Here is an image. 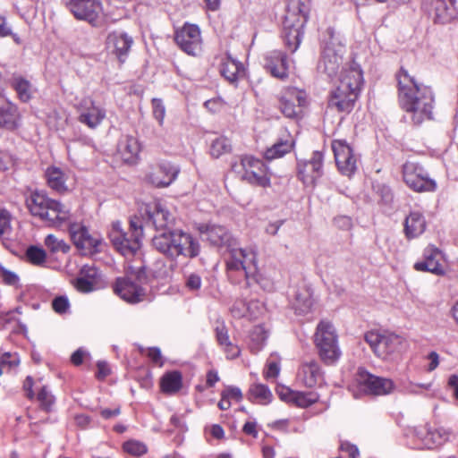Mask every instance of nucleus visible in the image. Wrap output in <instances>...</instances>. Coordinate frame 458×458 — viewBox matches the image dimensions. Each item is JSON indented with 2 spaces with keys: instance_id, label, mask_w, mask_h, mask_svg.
Masks as SVG:
<instances>
[{
  "instance_id": "1",
  "label": "nucleus",
  "mask_w": 458,
  "mask_h": 458,
  "mask_svg": "<svg viewBox=\"0 0 458 458\" xmlns=\"http://www.w3.org/2000/svg\"><path fill=\"white\" fill-rule=\"evenodd\" d=\"M397 81L400 106L411 114L413 123L420 125L426 120H431L435 105L431 88L417 81L403 68L400 70Z\"/></svg>"
},
{
  "instance_id": "2",
  "label": "nucleus",
  "mask_w": 458,
  "mask_h": 458,
  "mask_svg": "<svg viewBox=\"0 0 458 458\" xmlns=\"http://www.w3.org/2000/svg\"><path fill=\"white\" fill-rule=\"evenodd\" d=\"M152 245L170 261L169 270L177 267L178 259H193L200 251L199 241L191 233L182 230H168L157 233L152 238Z\"/></svg>"
},
{
  "instance_id": "3",
  "label": "nucleus",
  "mask_w": 458,
  "mask_h": 458,
  "mask_svg": "<svg viewBox=\"0 0 458 458\" xmlns=\"http://www.w3.org/2000/svg\"><path fill=\"white\" fill-rule=\"evenodd\" d=\"M363 84V73L358 64L352 62L344 67L339 84L331 93L328 107L338 112L350 113L357 100Z\"/></svg>"
},
{
  "instance_id": "4",
  "label": "nucleus",
  "mask_w": 458,
  "mask_h": 458,
  "mask_svg": "<svg viewBox=\"0 0 458 458\" xmlns=\"http://www.w3.org/2000/svg\"><path fill=\"white\" fill-rule=\"evenodd\" d=\"M26 204L30 214L39 217L48 226L59 227L71 217V210L67 206L41 191L32 192L27 198Z\"/></svg>"
},
{
  "instance_id": "5",
  "label": "nucleus",
  "mask_w": 458,
  "mask_h": 458,
  "mask_svg": "<svg viewBox=\"0 0 458 458\" xmlns=\"http://www.w3.org/2000/svg\"><path fill=\"white\" fill-rule=\"evenodd\" d=\"M309 9L310 0H288L286 14L283 21V38L291 52H295L300 46Z\"/></svg>"
},
{
  "instance_id": "6",
  "label": "nucleus",
  "mask_w": 458,
  "mask_h": 458,
  "mask_svg": "<svg viewBox=\"0 0 458 458\" xmlns=\"http://www.w3.org/2000/svg\"><path fill=\"white\" fill-rule=\"evenodd\" d=\"M130 232L124 231L119 221L114 222L109 232V239L114 249L123 256H132L140 250L143 236L141 218L131 217L130 220Z\"/></svg>"
},
{
  "instance_id": "7",
  "label": "nucleus",
  "mask_w": 458,
  "mask_h": 458,
  "mask_svg": "<svg viewBox=\"0 0 458 458\" xmlns=\"http://www.w3.org/2000/svg\"><path fill=\"white\" fill-rule=\"evenodd\" d=\"M327 37L324 39L318 70L332 78L337 74L339 67L343 64L345 45L341 35L335 33L331 28L327 30Z\"/></svg>"
},
{
  "instance_id": "8",
  "label": "nucleus",
  "mask_w": 458,
  "mask_h": 458,
  "mask_svg": "<svg viewBox=\"0 0 458 458\" xmlns=\"http://www.w3.org/2000/svg\"><path fill=\"white\" fill-rule=\"evenodd\" d=\"M373 352L380 359L392 360L406 348L405 340L394 333L369 331L364 335Z\"/></svg>"
},
{
  "instance_id": "9",
  "label": "nucleus",
  "mask_w": 458,
  "mask_h": 458,
  "mask_svg": "<svg viewBox=\"0 0 458 458\" xmlns=\"http://www.w3.org/2000/svg\"><path fill=\"white\" fill-rule=\"evenodd\" d=\"M148 282L146 267H130L123 278H118L115 283L114 292L124 301L136 303L142 301L145 292L142 285Z\"/></svg>"
},
{
  "instance_id": "10",
  "label": "nucleus",
  "mask_w": 458,
  "mask_h": 458,
  "mask_svg": "<svg viewBox=\"0 0 458 458\" xmlns=\"http://www.w3.org/2000/svg\"><path fill=\"white\" fill-rule=\"evenodd\" d=\"M314 338L320 359L327 365L335 363L339 359L341 352L333 325L328 321H321L317 327Z\"/></svg>"
},
{
  "instance_id": "11",
  "label": "nucleus",
  "mask_w": 458,
  "mask_h": 458,
  "mask_svg": "<svg viewBox=\"0 0 458 458\" xmlns=\"http://www.w3.org/2000/svg\"><path fill=\"white\" fill-rule=\"evenodd\" d=\"M64 4L76 20L87 21L93 27L102 22L103 4L100 0H64Z\"/></svg>"
},
{
  "instance_id": "12",
  "label": "nucleus",
  "mask_w": 458,
  "mask_h": 458,
  "mask_svg": "<svg viewBox=\"0 0 458 458\" xmlns=\"http://www.w3.org/2000/svg\"><path fill=\"white\" fill-rule=\"evenodd\" d=\"M403 176L408 187L415 191H433L437 187L424 168L418 164L407 162L403 167Z\"/></svg>"
},
{
  "instance_id": "13",
  "label": "nucleus",
  "mask_w": 458,
  "mask_h": 458,
  "mask_svg": "<svg viewBox=\"0 0 458 458\" xmlns=\"http://www.w3.org/2000/svg\"><path fill=\"white\" fill-rule=\"evenodd\" d=\"M231 271H239L248 281L250 278L257 279V265L255 253L250 250L233 248L231 242Z\"/></svg>"
},
{
  "instance_id": "14",
  "label": "nucleus",
  "mask_w": 458,
  "mask_h": 458,
  "mask_svg": "<svg viewBox=\"0 0 458 458\" xmlns=\"http://www.w3.org/2000/svg\"><path fill=\"white\" fill-rule=\"evenodd\" d=\"M140 215L141 218L150 223L157 233L168 231V225L174 221L170 212L157 200L144 204L140 208Z\"/></svg>"
},
{
  "instance_id": "15",
  "label": "nucleus",
  "mask_w": 458,
  "mask_h": 458,
  "mask_svg": "<svg viewBox=\"0 0 458 458\" xmlns=\"http://www.w3.org/2000/svg\"><path fill=\"white\" fill-rule=\"evenodd\" d=\"M241 166L244 170L242 178L250 183L260 187L270 185L267 168L263 161L253 157H243L241 158Z\"/></svg>"
},
{
  "instance_id": "16",
  "label": "nucleus",
  "mask_w": 458,
  "mask_h": 458,
  "mask_svg": "<svg viewBox=\"0 0 458 458\" xmlns=\"http://www.w3.org/2000/svg\"><path fill=\"white\" fill-rule=\"evenodd\" d=\"M174 40L186 54L196 56L202 50V39L199 28L194 24H185L175 32Z\"/></svg>"
},
{
  "instance_id": "17",
  "label": "nucleus",
  "mask_w": 458,
  "mask_h": 458,
  "mask_svg": "<svg viewBox=\"0 0 458 458\" xmlns=\"http://www.w3.org/2000/svg\"><path fill=\"white\" fill-rule=\"evenodd\" d=\"M69 233L73 244L85 253L98 252L99 246L102 243V238L99 235L90 234L88 228L78 223H72L69 225Z\"/></svg>"
},
{
  "instance_id": "18",
  "label": "nucleus",
  "mask_w": 458,
  "mask_h": 458,
  "mask_svg": "<svg viewBox=\"0 0 458 458\" xmlns=\"http://www.w3.org/2000/svg\"><path fill=\"white\" fill-rule=\"evenodd\" d=\"M332 149L340 173L346 176L352 175L357 169V157L350 145L344 140H335Z\"/></svg>"
},
{
  "instance_id": "19",
  "label": "nucleus",
  "mask_w": 458,
  "mask_h": 458,
  "mask_svg": "<svg viewBox=\"0 0 458 458\" xmlns=\"http://www.w3.org/2000/svg\"><path fill=\"white\" fill-rule=\"evenodd\" d=\"M357 381L368 394L384 395L391 394L394 389V384L391 379L372 375L360 369L358 372Z\"/></svg>"
},
{
  "instance_id": "20",
  "label": "nucleus",
  "mask_w": 458,
  "mask_h": 458,
  "mask_svg": "<svg viewBox=\"0 0 458 458\" xmlns=\"http://www.w3.org/2000/svg\"><path fill=\"white\" fill-rule=\"evenodd\" d=\"M424 8L435 22L445 24L453 21L458 13V0H429Z\"/></svg>"
},
{
  "instance_id": "21",
  "label": "nucleus",
  "mask_w": 458,
  "mask_h": 458,
  "mask_svg": "<svg viewBox=\"0 0 458 458\" xmlns=\"http://www.w3.org/2000/svg\"><path fill=\"white\" fill-rule=\"evenodd\" d=\"M279 103L280 110L284 116L297 118L306 105V94L296 88H289L282 93Z\"/></svg>"
},
{
  "instance_id": "22",
  "label": "nucleus",
  "mask_w": 458,
  "mask_h": 458,
  "mask_svg": "<svg viewBox=\"0 0 458 458\" xmlns=\"http://www.w3.org/2000/svg\"><path fill=\"white\" fill-rule=\"evenodd\" d=\"M451 437V431L444 428H429L420 427L415 429V437L419 442L416 445L418 449H432L437 447Z\"/></svg>"
},
{
  "instance_id": "23",
  "label": "nucleus",
  "mask_w": 458,
  "mask_h": 458,
  "mask_svg": "<svg viewBox=\"0 0 458 458\" xmlns=\"http://www.w3.org/2000/svg\"><path fill=\"white\" fill-rule=\"evenodd\" d=\"M78 120L90 129L98 127L106 117V111L90 98H84L78 106Z\"/></svg>"
},
{
  "instance_id": "24",
  "label": "nucleus",
  "mask_w": 458,
  "mask_h": 458,
  "mask_svg": "<svg viewBox=\"0 0 458 458\" xmlns=\"http://www.w3.org/2000/svg\"><path fill=\"white\" fill-rule=\"evenodd\" d=\"M322 153L315 151L309 161L298 165V176L304 184L313 185L322 175Z\"/></svg>"
},
{
  "instance_id": "25",
  "label": "nucleus",
  "mask_w": 458,
  "mask_h": 458,
  "mask_svg": "<svg viewBox=\"0 0 458 458\" xmlns=\"http://www.w3.org/2000/svg\"><path fill=\"white\" fill-rule=\"evenodd\" d=\"M132 44V38L121 30L113 31L106 38L107 48L116 55L121 63L125 61Z\"/></svg>"
},
{
  "instance_id": "26",
  "label": "nucleus",
  "mask_w": 458,
  "mask_h": 458,
  "mask_svg": "<svg viewBox=\"0 0 458 458\" xmlns=\"http://www.w3.org/2000/svg\"><path fill=\"white\" fill-rule=\"evenodd\" d=\"M298 377L307 387L320 386L324 382V372L314 360L301 364Z\"/></svg>"
},
{
  "instance_id": "27",
  "label": "nucleus",
  "mask_w": 458,
  "mask_h": 458,
  "mask_svg": "<svg viewBox=\"0 0 458 458\" xmlns=\"http://www.w3.org/2000/svg\"><path fill=\"white\" fill-rule=\"evenodd\" d=\"M265 68L272 76L284 79L288 76L287 56L281 51H272L266 56Z\"/></svg>"
},
{
  "instance_id": "28",
  "label": "nucleus",
  "mask_w": 458,
  "mask_h": 458,
  "mask_svg": "<svg viewBox=\"0 0 458 458\" xmlns=\"http://www.w3.org/2000/svg\"><path fill=\"white\" fill-rule=\"evenodd\" d=\"M440 251L438 249L428 246L424 250V259L414 264L417 271L430 272L436 275L444 274V268L439 263Z\"/></svg>"
},
{
  "instance_id": "29",
  "label": "nucleus",
  "mask_w": 458,
  "mask_h": 458,
  "mask_svg": "<svg viewBox=\"0 0 458 458\" xmlns=\"http://www.w3.org/2000/svg\"><path fill=\"white\" fill-rule=\"evenodd\" d=\"M179 169L169 163H163L158 166L157 172L151 174V182L157 187H166L177 177Z\"/></svg>"
},
{
  "instance_id": "30",
  "label": "nucleus",
  "mask_w": 458,
  "mask_h": 458,
  "mask_svg": "<svg viewBox=\"0 0 458 458\" xmlns=\"http://www.w3.org/2000/svg\"><path fill=\"white\" fill-rule=\"evenodd\" d=\"M118 152L124 162H135L140 152L138 140L129 135L123 137L118 143Z\"/></svg>"
},
{
  "instance_id": "31",
  "label": "nucleus",
  "mask_w": 458,
  "mask_h": 458,
  "mask_svg": "<svg viewBox=\"0 0 458 458\" xmlns=\"http://www.w3.org/2000/svg\"><path fill=\"white\" fill-rule=\"evenodd\" d=\"M426 229V221L420 212H411L404 222V233L408 239L420 236Z\"/></svg>"
},
{
  "instance_id": "32",
  "label": "nucleus",
  "mask_w": 458,
  "mask_h": 458,
  "mask_svg": "<svg viewBox=\"0 0 458 458\" xmlns=\"http://www.w3.org/2000/svg\"><path fill=\"white\" fill-rule=\"evenodd\" d=\"M19 113L15 105L7 103L0 107V128L13 130L18 126Z\"/></svg>"
},
{
  "instance_id": "33",
  "label": "nucleus",
  "mask_w": 458,
  "mask_h": 458,
  "mask_svg": "<svg viewBox=\"0 0 458 458\" xmlns=\"http://www.w3.org/2000/svg\"><path fill=\"white\" fill-rule=\"evenodd\" d=\"M206 239L213 245L226 246L229 242V236L225 227L221 225L208 226L206 232L203 233Z\"/></svg>"
},
{
  "instance_id": "34",
  "label": "nucleus",
  "mask_w": 458,
  "mask_h": 458,
  "mask_svg": "<svg viewBox=\"0 0 458 458\" xmlns=\"http://www.w3.org/2000/svg\"><path fill=\"white\" fill-rule=\"evenodd\" d=\"M293 148V141L292 140H280L265 151L264 157L267 160L280 158L289 153Z\"/></svg>"
},
{
  "instance_id": "35",
  "label": "nucleus",
  "mask_w": 458,
  "mask_h": 458,
  "mask_svg": "<svg viewBox=\"0 0 458 458\" xmlns=\"http://www.w3.org/2000/svg\"><path fill=\"white\" fill-rule=\"evenodd\" d=\"M46 176L47 184L52 190L57 192L66 191L64 174L59 168H48L46 172Z\"/></svg>"
},
{
  "instance_id": "36",
  "label": "nucleus",
  "mask_w": 458,
  "mask_h": 458,
  "mask_svg": "<svg viewBox=\"0 0 458 458\" xmlns=\"http://www.w3.org/2000/svg\"><path fill=\"white\" fill-rule=\"evenodd\" d=\"M182 387V375L178 371H172L163 376L161 379L162 391L166 394H174Z\"/></svg>"
},
{
  "instance_id": "37",
  "label": "nucleus",
  "mask_w": 458,
  "mask_h": 458,
  "mask_svg": "<svg viewBox=\"0 0 458 458\" xmlns=\"http://www.w3.org/2000/svg\"><path fill=\"white\" fill-rule=\"evenodd\" d=\"M313 305L311 293L308 289L299 290L295 294L293 308L298 314H306Z\"/></svg>"
},
{
  "instance_id": "38",
  "label": "nucleus",
  "mask_w": 458,
  "mask_h": 458,
  "mask_svg": "<svg viewBox=\"0 0 458 458\" xmlns=\"http://www.w3.org/2000/svg\"><path fill=\"white\" fill-rule=\"evenodd\" d=\"M12 87L16 91L19 98L27 102L32 96V86L30 82L21 76H13L12 79Z\"/></svg>"
},
{
  "instance_id": "39",
  "label": "nucleus",
  "mask_w": 458,
  "mask_h": 458,
  "mask_svg": "<svg viewBox=\"0 0 458 458\" xmlns=\"http://www.w3.org/2000/svg\"><path fill=\"white\" fill-rule=\"evenodd\" d=\"M286 391L290 394L291 401L299 407H308L318 400V395L311 392H292L289 388Z\"/></svg>"
},
{
  "instance_id": "40",
  "label": "nucleus",
  "mask_w": 458,
  "mask_h": 458,
  "mask_svg": "<svg viewBox=\"0 0 458 458\" xmlns=\"http://www.w3.org/2000/svg\"><path fill=\"white\" fill-rule=\"evenodd\" d=\"M45 245L53 253L63 252L67 253L70 250V246L63 240H59L54 234H48L45 238Z\"/></svg>"
},
{
  "instance_id": "41",
  "label": "nucleus",
  "mask_w": 458,
  "mask_h": 458,
  "mask_svg": "<svg viewBox=\"0 0 458 458\" xmlns=\"http://www.w3.org/2000/svg\"><path fill=\"white\" fill-rule=\"evenodd\" d=\"M26 256L29 261L36 266H43L47 259L46 251L37 246H30L27 249Z\"/></svg>"
},
{
  "instance_id": "42",
  "label": "nucleus",
  "mask_w": 458,
  "mask_h": 458,
  "mask_svg": "<svg viewBox=\"0 0 458 458\" xmlns=\"http://www.w3.org/2000/svg\"><path fill=\"white\" fill-rule=\"evenodd\" d=\"M251 395L260 403H267L272 398V394L268 387L262 384H258L250 388Z\"/></svg>"
},
{
  "instance_id": "43",
  "label": "nucleus",
  "mask_w": 458,
  "mask_h": 458,
  "mask_svg": "<svg viewBox=\"0 0 458 458\" xmlns=\"http://www.w3.org/2000/svg\"><path fill=\"white\" fill-rule=\"evenodd\" d=\"M37 398L42 410L47 412L51 411V408L55 403V397L47 386H43L39 390Z\"/></svg>"
},
{
  "instance_id": "44",
  "label": "nucleus",
  "mask_w": 458,
  "mask_h": 458,
  "mask_svg": "<svg viewBox=\"0 0 458 458\" xmlns=\"http://www.w3.org/2000/svg\"><path fill=\"white\" fill-rule=\"evenodd\" d=\"M267 338V332L262 326H256L250 333V339L256 344V351H259Z\"/></svg>"
},
{
  "instance_id": "45",
  "label": "nucleus",
  "mask_w": 458,
  "mask_h": 458,
  "mask_svg": "<svg viewBox=\"0 0 458 458\" xmlns=\"http://www.w3.org/2000/svg\"><path fill=\"white\" fill-rule=\"evenodd\" d=\"M123 450L132 455L140 456L147 452V447L143 443L131 440L123 444Z\"/></svg>"
},
{
  "instance_id": "46",
  "label": "nucleus",
  "mask_w": 458,
  "mask_h": 458,
  "mask_svg": "<svg viewBox=\"0 0 458 458\" xmlns=\"http://www.w3.org/2000/svg\"><path fill=\"white\" fill-rule=\"evenodd\" d=\"M227 150V139L221 137L213 140L210 147V154L217 158Z\"/></svg>"
},
{
  "instance_id": "47",
  "label": "nucleus",
  "mask_w": 458,
  "mask_h": 458,
  "mask_svg": "<svg viewBox=\"0 0 458 458\" xmlns=\"http://www.w3.org/2000/svg\"><path fill=\"white\" fill-rule=\"evenodd\" d=\"M231 65H233L235 68V72L231 76V83L245 81L246 78V69L243 64L233 60L231 57Z\"/></svg>"
},
{
  "instance_id": "48",
  "label": "nucleus",
  "mask_w": 458,
  "mask_h": 458,
  "mask_svg": "<svg viewBox=\"0 0 458 458\" xmlns=\"http://www.w3.org/2000/svg\"><path fill=\"white\" fill-rule=\"evenodd\" d=\"M0 278L8 285H17L19 283V276L2 265H0Z\"/></svg>"
},
{
  "instance_id": "49",
  "label": "nucleus",
  "mask_w": 458,
  "mask_h": 458,
  "mask_svg": "<svg viewBox=\"0 0 458 458\" xmlns=\"http://www.w3.org/2000/svg\"><path fill=\"white\" fill-rule=\"evenodd\" d=\"M153 115L162 125L165 114V108L161 99L153 98L152 100Z\"/></svg>"
},
{
  "instance_id": "50",
  "label": "nucleus",
  "mask_w": 458,
  "mask_h": 458,
  "mask_svg": "<svg viewBox=\"0 0 458 458\" xmlns=\"http://www.w3.org/2000/svg\"><path fill=\"white\" fill-rule=\"evenodd\" d=\"M96 281L89 280L86 277H78L75 282V287L81 293H90L95 289Z\"/></svg>"
},
{
  "instance_id": "51",
  "label": "nucleus",
  "mask_w": 458,
  "mask_h": 458,
  "mask_svg": "<svg viewBox=\"0 0 458 458\" xmlns=\"http://www.w3.org/2000/svg\"><path fill=\"white\" fill-rule=\"evenodd\" d=\"M377 192L379 195L380 201L383 204L387 205V206L391 205V203L393 202L394 196H393L391 189L388 186L384 185V184L378 185L377 189Z\"/></svg>"
},
{
  "instance_id": "52",
  "label": "nucleus",
  "mask_w": 458,
  "mask_h": 458,
  "mask_svg": "<svg viewBox=\"0 0 458 458\" xmlns=\"http://www.w3.org/2000/svg\"><path fill=\"white\" fill-rule=\"evenodd\" d=\"M11 230V214L5 209H0V236Z\"/></svg>"
},
{
  "instance_id": "53",
  "label": "nucleus",
  "mask_w": 458,
  "mask_h": 458,
  "mask_svg": "<svg viewBox=\"0 0 458 458\" xmlns=\"http://www.w3.org/2000/svg\"><path fill=\"white\" fill-rule=\"evenodd\" d=\"M52 307L55 312L63 314L69 309V301L64 296H58L53 300Z\"/></svg>"
},
{
  "instance_id": "54",
  "label": "nucleus",
  "mask_w": 458,
  "mask_h": 458,
  "mask_svg": "<svg viewBox=\"0 0 458 458\" xmlns=\"http://www.w3.org/2000/svg\"><path fill=\"white\" fill-rule=\"evenodd\" d=\"M12 36L16 43H19V38L13 34L12 27L6 21L4 16L0 14V38Z\"/></svg>"
},
{
  "instance_id": "55",
  "label": "nucleus",
  "mask_w": 458,
  "mask_h": 458,
  "mask_svg": "<svg viewBox=\"0 0 458 458\" xmlns=\"http://www.w3.org/2000/svg\"><path fill=\"white\" fill-rule=\"evenodd\" d=\"M0 362L2 365L16 367L19 365L20 360L16 353L5 352L1 356Z\"/></svg>"
},
{
  "instance_id": "56",
  "label": "nucleus",
  "mask_w": 458,
  "mask_h": 458,
  "mask_svg": "<svg viewBox=\"0 0 458 458\" xmlns=\"http://www.w3.org/2000/svg\"><path fill=\"white\" fill-rule=\"evenodd\" d=\"M280 372V367L278 362L276 361H269L267 365V368L264 371V376L266 378H276Z\"/></svg>"
},
{
  "instance_id": "57",
  "label": "nucleus",
  "mask_w": 458,
  "mask_h": 458,
  "mask_svg": "<svg viewBox=\"0 0 458 458\" xmlns=\"http://www.w3.org/2000/svg\"><path fill=\"white\" fill-rule=\"evenodd\" d=\"M204 105L212 113H216L225 106V103L220 98L209 99Z\"/></svg>"
},
{
  "instance_id": "58",
  "label": "nucleus",
  "mask_w": 458,
  "mask_h": 458,
  "mask_svg": "<svg viewBox=\"0 0 458 458\" xmlns=\"http://www.w3.org/2000/svg\"><path fill=\"white\" fill-rule=\"evenodd\" d=\"M206 433L210 434L215 439H222L225 437L224 428L218 424H213L205 428Z\"/></svg>"
},
{
  "instance_id": "59",
  "label": "nucleus",
  "mask_w": 458,
  "mask_h": 458,
  "mask_svg": "<svg viewBox=\"0 0 458 458\" xmlns=\"http://www.w3.org/2000/svg\"><path fill=\"white\" fill-rule=\"evenodd\" d=\"M186 286L192 291L199 290L201 286V278L199 275L192 273L186 279Z\"/></svg>"
},
{
  "instance_id": "60",
  "label": "nucleus",
  "mask_w": 458,
  "mask_h": 458,
  "mask_svg": "<svg viewBox=\"0 0 458 458\" xmlns=\"http://www.w3.org/2000/svg\"><path fill=\"white\" fill-rule=\"evenodd\" d=\"M216 331L217 341L219 342V344L225 345V348H227L229 346V338L227 335V329L225 328V327L224 325L222 326V327L216 326Z\"/></svg>"
},
{
  "instance_id": "61",
  "label": "nucleus",
  "mask_w": 458,
  "mask_h": 458,
  "mask_svg": "<svg viewBox=\"0 0 458 458\" xmlns=\"http://www.w3.org/2000/svg\"><path fill=\"white\" fill-rule=\"evenodd\" d=\"M81 277L89 278V280L95 281L98 276V271L94 267L84 266L81 270Z\"/></svg>"
},
{
  "instance_id": "62",
  "label": "nucleus",
  "mask_w": 458,
  "mask_h": 458,
  "mask_svg": "<svg viewBox=\"0 0 458 458\" xmlns=\"http://www.w3.org/2000/svg\"><path fill=\"white\" fill-rule=\"evenodd\" d=\"M335 225L341 229H349L352 226V219L346 216H339L334 219Z\"/></svg>"
},
{
  "instance_id": "63",
  "label": "nucleus",
  "mask_w": 458,
  "mask_h": 458,
  "mask_svg": "<svg viewBox=\"0 0 458 458\" xmlns=\"http://www.w3.org/2000/svg\"><path fill=\"white\" fill-rule=\"evenodd\" d=\"M341 448L343 451L346 452L350 458H356L359 455L358 447L350 443L342 444Z\"/></svg>"
},
{
  "instance_id": "64",
  "label": "nucleus",
  "mask_w": 458,
  "mask_h": 458,
  "mask_svg": "<svg viewBox=\"0 0 458 458\" xmlns=\"http://www.w3.org/2000/svg\"><path fill=\"white\" fill-rule=\"evenodd\" d=\"M98 373L97 377L98 378H104L110 373V369L108 368V365L105 361H98Z\"/></svg>"
}]
</instances>
